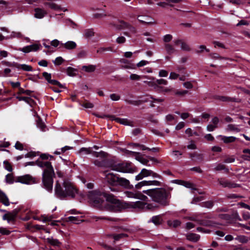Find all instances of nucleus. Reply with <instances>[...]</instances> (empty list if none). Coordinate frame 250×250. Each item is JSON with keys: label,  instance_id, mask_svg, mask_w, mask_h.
Returning <instances> with one entry per match:
<instances>
[{"label": "nucleus", "instance_id": "nucleus-45", "mask_svg": "<svg viewBox=\"0 0 250 250\" xmlns=\"http://www.w3.org/2000/svg\"><path fill=\"white\" fill-rule=\"evenodd\" d=\"M76 70L75 69L71 67H68L67 69V74L70 76H75L76 74Z\"/></svg>", "mask_w": 250, "mask_h": 250}, {"label": "nucleus", "instance_id": "nucleus-15", "mask_svg": "<svg viewBox=\"0 0 250 250\" xmlns=\"http://www.w3.org/2000/svg\"><path fill=\"white\" fill-rule=\"evenodd\" d=\"M114 120L117 123H119L124 125H129L131 126H134L133 122L130 120H128L127 119L115 118Z\"/></svg>", "mask_w": 250, "mask_h": 250}, {"label": "nucleus", "instance_id": "nucleus-59", "mask_svg": "<svg viewBox=\"0 0 250 250\" xmlns=\"http://www.w3.org/2000/svg\"><path fill=\"white\" fill-rule=\"evenodd\" d=\"M176 114H178V115H180V117L182 119H186L188 118L190 116V114L188 113H180L179 112H175Z\"/></svg>", "mask_w": 250, "mask_h": 250}, {"label": "nucleus", "instance_id": "nucleus-60", "mask_svg": "<svg viewBox=\"0 0 250 250\" xmlns=\"http://www.w3.org/2000/svg\"><path fill=\"white\" fill-rule=\"evenodd\" d=\"M18 50L20 51H22L24 53H27L31 52V50H30L29 47L28 45L25 46L23 48H20L18 49Z\"/></svg>", "mask_w": 250, "mask_h": 250}, {"label": "nucleus", "instance_id": "nucleus-30", "mask_svg": "<svg viewBox=\"0 0 250 250\" xmlns=\"http://www.w3.org/2000/svg\"><path fill=\"white\" fill-rule=\"evenodd\" d=\"M165 48L168 54L171 55L174 53L175 51V49L171 44L169 43H166L165 45Z\"/></svg>", "mask_w": 250, "mask_h": 250}, {"label": "nucleus", "instance_id": "nucleus-26", "mask_svg": "<svg viewBox=\"0 0 250 250\" xmlns=\"http://www.w3.org/2000/svg\"><path fill=\"white\" fill-rule=\"evenodd\" d=\"M106 16V12L104 10L100 9H99L96 11L93 15L94 17L97 19H101L105 17Z\"/></svg>", "mask_w": 250, "mask_h": 250}, {"label": "nucleus", "instance_id": "nucleus-53", "mask_svg": "<svg viewBox=\"0 0 250 250\" xmlns=\"http://www.w3.org/2000/svg\"><path fill=\"white\" fill-rule=\"evenodd\" d=\"M63 61V60L61 57H58L53 62L55 65H59L62 64Z\"/></svg>", "mask_w": 250, "mask_h": 250}, {"label": "nucleus", "instance_id": "nucleus-24", "mask_svg": "<svg viewBox=\"0 0 250 250\" xmlns=\"http://www.w3.org/2000/svg\"><path fill=\"white\" fill-rule=\"evenodd\" d=\"M167 224L169 227L175 228L181 225V222L179 220H168Z\"/></svg>", "mask_w": 250, "mask_h": 250}, {"label": "nucleus", "instance_id": "nucleus-18", "mask_svg": "<svg viewBox=\"0 0 250 250\" xmlns=\"http://www.w3.org/2000/svg\"><path fill=\"white\" fill-rule=\"evenodd\" d=\"M0 202L6 206L10 205L9 199L6 194L0 189Z\"/></svg>", "mask_w": 250, "mask_h": 250}, {"label": "nucleus", "instance_id": "nucleus-31", "mask_svg": "<svg viewBox=\"0 0 250 250\" xmlns=\"http://www.w3.org/2000/svg\"><path fill=\"white\" fill-rule=\"evenodd\" d=\"M93 152L92 151L90 147H82L79 150V153L81 155H87L91 153L93 154Z\"/></svg>", "mask_w": 250, "mask_h": 250}, {"label": "nucleus", "instance_id": "nucleus-2", "mask_svg": "<svg viewBox=\"0 0 250 250\" xmlns=\"http://www.w3.org/2000/svg\"><path fill=\"white\" fill-rule=\"evenodd\" d=\"M35 164L43 169L42 183L44 187L47 191H51L53 188V176L54 175V171L51 163L39 159L36 162L26 163L24 164V166H33Z\"/></svg>", "mask_w": 250, "mask_h": 250}, {"label": "nucleus", "instance_id": "nucleus-40", "mask_svg": "<svg viewBox=\"0 0 250 250\" xmlns=\"http://www.w3.org/2000/svg\"><path fill=\"white\" fill-rule=\"evenodd\" d=\"M16 98L19 101H24L25 102L30 104H31L33 102V101L30 98L28 97L17 96Z\"/></svg>", "mask_w": 250, "mask_h": 250}, {"label": "nucleus", "instance_id": "nucleus-8", "mask_svg": "<svg viewBox=\"0 0 250 250\" xmlns=\"http://www.w3.org/2000/svg\"><path fill=\"white\" fill-rule=\"evenodd\" d=\"M111 169L120 172L133 173L134 171V168L129 163H118L112 165Z\"/></svg>", "mask_w": 250, "mask_h": 250}, {"label": "nucleus", "instance_id": "nucleus-16", "mask_svg": "<svg viewBox=\"0 0 250 250\" xmlns=\"http://www.w3.org/2000/svg\"><path fill=\"white\" fill-rule=\"evenodd\" d=\"M34 11V16L37 19H42L47 14L46 11L41 8H35Z\"/></svg>", "mask_w": 250, "mask_h": 250}, {"label": "nucleus", "instance_id": "nucleus-27", "mask_svg": "<svg viewBox=\"0 0 250 250\" xmlns=\"http://www.w3.org/2000/svg\"><path fill=\"white\" fill-rule=\"evenodd\" d=\"M16 67L19 69H21L26 71H32V67L29 65H27L25 64H18L16 65Z\"/></svg>", "mask_w": 250, "mask_h": 250}, {"label": "nucleus", "instance_id": "nucleus-32", "mask_svg": "<svg viewBox=\"0 0 250 250\" xmlns=\"http://www.w3.org/2000/svg\"><path fill=\"white\" fill-rule=\"evenodd\" d=\"M133 153L136 154V156H135L136 159L139 161L140 163L144 165H146L147 162H148L147 160L144 158L143 157H142L139 153L134 152H133Z\"/></svg>", "mask_w": 250, "mask_h": 250}, {"label": "nucleus", "instance_id": "nucleus-29", "mask_svg": "<svg viewBox=\"0 0 250 250\" xmlns=\"http://www.w3.org/2000/svg\"><path fill=\"white\" fill-rule=\"evenodd\" d=\"M23 37V35L20 32H12L11 35L9 36H7L5 39H10L13 38H21Z\"/></svg>", "mask_w": 250, "mask_h": 250}, {"label": "nucleus", "instance_id": "nucleus-39", "mask_svg": "<svg viewBox=\"0 0 250 250\" xmlns=\"http://www.w3.org/2000/svg\"><path fill=\"white\" fill-rule=\"evenodd\" d=\"M145 186H148V181L146 180L142 181L135 185V188L136 189H141L142 187Z\"/></svg>", "mask_w": 250, "mask_h": 250}, {"label": "nucleus", "instance_id": "nucleus-48", "mask_svg": "<svg viewBox=\"0 0 250 250\" xmlns=\"http://www.w3.org/2000/svg\"><path fill=\"white\" fill-rule=\"evenodd\" d=\"M155 83L156 84H163V85H167L168 83V82L167 80L161 79H157L156 80Z\"/></svg>", "mask_w": 250, "mask_h": 250}, {"label": "nucleus", "instance_id": "nucleus-61", "mask_svg": "<svg viewBox=\"0 0 250 250\" xmlns=\"http://www.w3.org/2000/svg\"><path fill=\"white\" fill-rule=\"evenodd\" d=\"M37 126L41 128L42 131L45 130L44 128L45 127V125L42 121L40 120H39L37 122Z\"/></svg>", "mask_w": 250, "mask_h": 250}, {"label": "nucleus", "instance_id": "nucleus-7", "mask_svg": "<svg viewBox=\"0 0 250 250\" xmlns=\"http://www.w3.org/2000/svg\"><path fill=\"white\" fill-rule=\"evenodd\" d=\"M151 177L154 179L162 180V177L160 174L155 172L154 171L146 168H143L141 172L135 176V180L139 181L144 178L147 177Z\"/></svg>", "mask_w": 250, "mask_h": 250}, {"label": "nucleus", "instance_id": "nucleus-35", "mask_svg": "<svg viewBox=\"0 0 250 250\" xmlns=\"http://www.w3.org/2000/svg\"><path fill=\"white\" fill-rule=\"evenodd\" d=\"M93 155L94 157H97V158H100L101 159V161H104V158L106 157V153L104 152V151H100V152H96L94 151L93 152Z\"/></svg>", "mask_w": 250, "mask_h": 250}, {"label": "nucleus", "instance_id": "nucleus-43", "mask_svg": "<svg viewBox=\"0 0 250 250\" xmlns=\"http://www.w3.org/2000/svg\"><path fill=\"white\" fill-rule=\"evenodd\" d=\"M68 221L71 222L75 224H79L81 220H79L78 217L69 216L67 218Z\"/></svg>", "mask_w": 250, "mask_h": 250}, {"label": "nucleus", "instance_id": "nucleus-55", "mask_svg": "<svg viewBox=\"0 0 250 250\" xmlns=\"http://www.w3.org/2000/svg\"><path fill=\"white\" fill-rule=\"evenodd\" d=\"M172 39V35L170 34H167L163 37V41L165 42H169Z\"/></svg>", "mask_w": 250, "mask_h": 250}, {"label": "nucleus", "instance_id": "nucleus-34", "mask_svg": "<svg viewBox=\"0 0 250 250\" xmlns=\"http://www.w3.org/2000/svg\"><path fill=\"white\" fill-rule=\"evenodd\" d=\"M238 242L241 243H246L248 242V238L245 235H238L234 238Z\"/></svg>", "mask_w": 250, "mask_h": 250}, {"label": "nucleus", "instance_id": "nucleus-64", "mask_svg": "<svg viewBox=\"0 0 250 250\" xmlns=\"http://www.w3.org/2000/svg\"><path fill=\"white\" fill-rule=\"evenodd\" d=\"M219 120L218 117H213L211 121V124L215 125L217 127H218V124L219 123Z\"/></svg>", "mask_w": 250, "mask_h": 250}, {"label": "nucleus", "instance_id": "nucleus-9", "mask_svg": "<svg viewBox=\"0 0 250 250\" xmlns=\"http://www.w3.org/2000/svg\"><path fill=\"white\" fill-rule=\"evenodd\" d=\"M104 180L108 184L112 186H117L118 183V177L114 174L113 173L108 171L104 172Z\"/></svg>", "mask_w": 250, "mask_h": 250}, {"label": "nucleus", "instance_id": "nucleus-38", "mask_svg": "<svg viewBox=\"0 0 250 250\" xmlns=\"http://www.w3.org/2000/svg\"><path fill=\"white\" fill-rule=\"evenodd\" d=\"M150 18L148 17L139 16L138 17V20L139 21L142 23H151V21H149Z\"/></svg>", "mask_w": 250, "mask_h": 250}, {"label": "nucleus", "instance_id": "nucleus-42", "mask_svg": "<svg viewBox=\"0 0 250 250\" xmlns=\"http://www.w3.org/2000/svg\"><path fill=\"white\" fill-rule=\"evenodd\" d=\"M161 180L158 179L157 180H149L148 181V186H161L162 182Z\"/></svg>", "mask_w": 250, "mask_h": 250}, {"label": "nucleus", "instance_id": "nucleus-13", "mask_svg": "<svg viewBox=\"0 0 250 250\" xmlns=\"http://www.w3.org/2000/svg\"><path fill=\"white\" fill-rule=\"evenodd\" d=\"M219 184L223 187L228 188H235L238 187V185L235 183H231L228 180L221 179L219 180Z\"/></svg>", "mask_w": 250, "mask_h": 250}, {"label": "nucleus", "instance_id": "nucleus-58", "mask_svg": "<svg viewBox=\"0 0 250 250\" xmlns=\"http://www.w3.org/2000/svg\"><path fill=\"white\" fill-rule=\"evenodd\" d=\"M110 98L112 101H117L120 100V96L118 94L113 93L110 94Z\"/></svg>", "mask_w": 250, "mask_h": 250}, {"label": "nucleus", "instance_id": "nucleus-56", "mask_svg": "<svg viewBox=\"0 0 250 250\" xmlns=\"http://www.w3.org/2000/svg\"><path fill=\"white\" fill-rule=\"evenodd\" d=\"M213 205V202L211 201H208L206 202L203 203V206L208 208H210L212 207Z\"/></svg>", "mask_w": 250, "mask_h": 250}, {"label": "nucleus", "instance_id": "nucleus-62", "mask_svg": "<svg viewBox=\"0 0 250 250\" xmlns=\"http://www.w3.org/2000/svg\"><path fill=\"white\" fill-rule=\"evenodd\" d=\"M125 41H126V39H125V37H124L123 36H120L117 38L116 41L117 43L120 44V43H125Z\"/></svg>", "mask_w": 250, "mask_h": 250}, {"label": "nucleus", "instance_id": "nucleus-46", "mask_svg": "<svg viewBox=\"0 0 250 250\" xmlns=\"http://www.w3.org/2000/svg\"><path fill=\"white\" fill-rule=\"evenodd\" d=\"M6 183L8 184H13L14 183L13 177L11 174H8L5 177Z\"/></svg>", "mask_w": 250, "mask_h": 250}, {"label": "nucleus", "instance_id": "nucleus-25", "mask_svg": "<svg viewBox=\"0 0 250 250\" xmlns=\"http://www.w3.org/2000/svg\"><path fill=\"white\" fill-rule=\"evenodd\" d=\"M46 240L48 243L53 246L59 247L61 245V243L58 240L54 239L52 237L48 238Z\"/></svg>", "mask_w": 250, "mask_h": 250}, {"label": "nucleus", "instance_id": "nucleus-5", "mask_svg": "<svg viewBox=\"0 0 250 250\" xmlns=\"http://www.w3.org/2000/svg\"><path fill=\"white\" fill-rule=\"evenodd\" d=\"M55 191L56 195L61 199L74 198L78 192L74 186L68 180H64L62 185L57 181Z\"/></svg>", "mask_w": 250, "mask_h": 250}, {"label": "nucleus", "instance_id": "nucleus-50", "mask_svg": "<svg viewBox=\"0 0 250 250\" xmlns=\"http://www.w3.org/2000/svg\"><path fill=\"white\" fill-rule=\"evenodd\" d=\"M213 43L215 47H220L222 48H226L225 45L222 42H217V41H214L213 42Z\"/></svg>", "mask_w": 250, "mask_h": 250}, {"label": "nucleus", "instance_id": "nucleus-52", "mask_svg": "<svg viewBox=\"0 0 250 250\" xmlns=\"http://www.w3.org/2000/svg\"><path fill=\"white\" fill-rule=\"evenodd\" d=\"M142 76L136 74H132L130 75L129 78L131 80L139 81L141 79Z\"/></svg>", "mask_w": 250, "mask_h": 250}, {"label": "nucleus", "instance_id": "nucleus-10", "mask_svg": "<svg viewBox=\"0 0 250 250\" xmlns=\"http://www.w3.org/2000/svg\"><path fill=\"white\" fill-rule=\"evenodd\" d=\"M16 182L26 185H30L35 183V179L29 174L17 177Z\"/></svg>", "mask_w": 250, "mask_h": 250}, {"label": "nucleus", "instance_id": "nucleus-51", "mask_svg": "<svg viewBox=\"0 0 250 250\" xmlns=\"http://www.w3.org/2000/svg\"><path fill=\"white\" fill-rule=\"evenodd\" d=\"M179 77V75L175 72H170L169 76V79L176 80Z\"/></svg>", "mask_w": 250, "mask_h": 250}, {"label": "nucleus", "instance_id": "nucleus-49", "mask_svg": "<svg viewBox=\"0 0 250 250\" xmlns=\"http://www.w3.org/2000/svg\"><path fill=\"white\" fill-rule=\"evenodd\" d=\"M43 77L45 78V79L50 83V82L51 80V74L50 73H48L47 72H44L42 73Z\"/></svg>", "mask_w": 250, "mask_h": 250}, {"label": "nucleus", "instance_id": "nucleus-11", "mask_svg": "<svg viewBox=\"0 0 250 250\" xmlns=\"http://www.w3.org/2000/svg\"><path fill=\"white\" fill-rule=\"evenodd\" d=\"M173 183L178 185L183 186L185 187L188 188H190L192 190H197L195 187V185H194L193 183L188 181H185L181 180H175L173 181Z\"/></svg>", "mask_w": 250, "mask_h": 250}, {"label": "nucleus", "instance_id": "nucleus-6", "mask_svg": "<svg viewBox=\"0 0 250 250\" xmlns=\"http://www.w3.org/2000/svg\"><path fill=\"white\" fill-rule=\"evenodd\" d=\"M227 216L226 214H219L218 215H209L204 220L200 221L199 224L208 227H216L221 224L218 220L219 219H225Z\"/></svg>", "mask_w": 250, "mask_h": 250}, {"label": "nucleus", "instance_id": "nucleus-20", "mask_svg": "<svg viewBox=\"0 0 250 250\" xmlns=\"http://www.w3.org/2000/svg\"><path fill=\"white\" fill-rule=\"evenodd\" d=\"M130 182L129 180L122 177H119L118 179V183L117 186L119 185L121 186L124 187L125 188H128L129 186Z\"/></svg>", "mask_w": 250, "mask_h": 250}, {"label": "nucleus", "instance_id": "nucleus-37", "mask_svg": "<svg viewBox=\"0 0 250 250\" xmlns=\"http://www.w3.org/2000/svg\"><path fill=\"white\" fill-rule=\"evenodd\" d=\"M88 51L85 50H80L77 55V57L78 59L85 58L87 56Z\"/></svg>", "mask_w": 250, "mask_h": 250}, {"label": "nucleus", "instance_id": "nucleus-4", "mask_svg": "<svg viewBox=\"0 0 250 250\" xmlns=\"http://www.w3.org/2000/svg\"><path fill=\"white\" fill-rule=\"evenodd\" d=\"M143 192L149 196L152 201L162 206L169 205V199L171 197L170 192L164 188H154L143 190Z\"/></svg>", "mask_w": 250, "mask_h": 250}, {"label": "nucleus", "instance_id": "nucleus-21", "mask_svg": "<svg viewBox=\"0 0 250 250\" xmlns=\"http://www.w3.org/2000/svg\"><path fill=\"white\" fill-rule=\"evenodd\" d=\"M227 131H234L239 132L240 131V129L239 128V125L234 124H229L225 128Z\"/></svg>", "mask_w": 250, "mask_h": 250}, {"label": "nucleus", "instance_id": "nucleus-47", "mask_svg": "<svg viewBox=\"0 0 250 250\" xmlns=\"http://www.w3.org/2000/svg\"><path fill=\"white\" fill-rule=\"evenodd\" d=\"M199 50H197L196 52L197 53H200L203 52L204 50H205L207 52H209V50L206 48V46L204 45H201L199 46Z\"/></svg>", "mask_w": 250, "mask_h": 250}, {"label": "nucleus", "instance_id": "nucleus-28", "mask_svg": "<svg viewBox=\"0 0 250 250\" xmlns=\"http://www.w3.org/2000/svg\"><path fill=\"white\" fill-rule=\"evenodd\" d=\"M16 213L12 212V213H8L4 214L2 218L3 220H7L8 222H10L11 221H12L14 219L16 216Z\"/></svg>", "mask_w": 250, "mask_h": 250}, {"label": "nucleus", "instance_id": "nucleus-3", "mask_svg": "<svg viewBox=\"0 0 250 250\" xmlns=\"http://www.w3.org/2000/svg\"><path fill=\"white\" fill-rule=\"evenodd\" d=\"M124 193L125 195L128 198L140 200L130 203V206L133 208L140 209L146 208L149 209H153L157 207L156 205H154L153 204L145 203L143 202L148 201V198L144 194L145 193H144L143 191L141 192L137 190L125 191Z\"/></svg>", "mask_w": 250, "mask_h": 250}, {"label": "nucleus", "instance_id": "nucleus-54", "mask_svg": "<svg viewBox=\"0 0 250 250\" xmlns=\"http://www.w3.org/2000/svg\"><path fill=\"white\" fill-rule=\"evenodd\" d=\"M94 35V32L91 29L86 30L84 32V36L87 38L92 37Z\"/></svg>", "mask_w": 250, "mask_h": 250}, {"label": "nucleus", "instance_id": "nucleus-1", "mask_svg": "<svg viewBox=\"0 0 250 250\" xmlns=\"http://www.w3.org/2000/svg\"><path fill=\"white\" fill-rule=\"evenodd\" d=\"M88 196L94 205L98 207L104 206L107 210L114 212L123 208L121 202L111 194L93 190L89 192Z\"/></svg>", "mask_w": 250, "mask_h": 250}, {"label": "nucleus", "instance_id": "nucleus-33", "mask_svg": "<svg viewBox=\"0 0 250 250\" xmlns=\"http://www.w3.org/2000/svg\"><path fill=\"white\" fill-rule=\"evenodd\" d=\"M95 69L96 66L92 64L82 66V70L87 72H92L95 71Z\"/></svg>", "mask_w": 250, "mask_h": 250}, {"label": "nucleus", "instance_id": "nucleus-41", "mask_svg": "<svg viewBox=\"0 0 250 250\" xmlns=\"http://www.w3.org/2000/svg\"><path fill=\"white\" fill-rule=\"evenodd\" d=\"M108 236L113 238L114 240V242H115L116 241H118L121 238L126 236V235L124 233H120L116 235L111 234L108 235Z\"/></svg>", "mask_w": 250, "mask_h": 250}, {"label": "nucleus", "instance_id": "nucleus-14", "mask_svg": "<svg viewBox=\"0 0 250 250\" xmlns=\"http://www.w3.org/2000/svg\"><path fill=\"white\" fill-rule=\"evenodd\" d=\"M218 137H219L220 140L225 144L233 143L238 139L236 137L234 136L219 135Z\"/></svg>", "mask_w": 250, "mask_h": 250}, {"label": "nucleus", "instance_id": "nucleus-57", "mask_svg": "<svg viewBox=\"0 0 250 250\" xmlns=\"http://www.w3.org/2000/svg\"><path fill=\"white\" fill-rule=\"evenodd\" d=\"M210 57L213 59H225L227 60V58L222 57L217 53H213L210 55Z\"/></svg>", "mask_w": 250, "mask_h": 250}, {"label": "nucleus", "instance_id": "nucleus-22", "mask_svg": "<svg viewBox=\"0 0 250 250\" xmlns=\"http://www.w3.org/2000/svg\"><path fill=\"white\" fill-rule=\"evenodd\" d=\"M188 240L194 242H197L200 239V236L195 233H189L186 235Z\"/></svg>", "mask_w": 250, "mask_h": 250}, {"label": "nucleus", "instance_id": "nucleus-44", "mask_svg": "<svg viewBox=\"0 0 250 250\" xmlns=\"http://www.w3.org/2000/svg\"><path fill=\"white\" fill-rule=\"evenodd\" d=\"M31 51H36L39 50L41 46L40 44L35 43L30 45H28Z\"/></svg>", "mask_w": 250, "mask_h": 250}, {"label": "nucleus", "instance_id": "nucleus-17", "mask_svg": "<svg viewBox=\"0 0 250 250\" xmlns=\"http://www.w3.org/2000/svg\"><path fill=\"white\" fill-rule=\"evenodd\" d=\"M175 45H180L181 48L184 51H189L190 48L188 44L181 40H177L174 41Z\"/></svg>", "mask_w": 250, "mask_h": 250}, {"label": "nucleus", "instance_id": "nucleus-36", "mask_svg": "<svg viewBox=\"0 0 250 250\" xmlns=\"http://www.w3.org/2000/svg\"><path fill=\"white\" fill-rule=\"evenodd\" d=\"M44 4L45 5H48L51 9L54 10H59L62 9L60 6L54 2H46Z\"/></svg>", "mask_w": 250, "mask_h": 250}, {"label": "nucleus", "instance_id": "nucleus-12", "mask_svg": "<svg viewBox=\"0 0 250 250\" xmlns=\"http://www.w3.org/2000/svg\"><path fill=\"white\" fill-rule=\"evenodd\" d=\"M114 26H115L117 29L120 30L127 28L132 32H135V31L134 27L131 26L128 23L121 21H118V23L117 25H114Z\"/></svg>", "mask_w": 250, "mask_h": 250}, {"label": "nucleus", "instance_id": "nucleus-23", "mask_svg": "<svg viewBox=\"0 0 250 250\" xmlns=\"http://www.w3.org/2000/svg\"><path fill=\"white\" fill-rule=\"evenodd\" d=\"M150 221L154 223L155 225H159L162 223L163 219L161 215H156L153 216L149 222Z\"/></svg>", "mask_w": 250, "mask_h": 250}, {"label": "nucleus", "instance_id": "nucleus-63", "mask_svg": "<svg viewBox=\"0 0 250 250\" xmlns=\"http://www.w3.org/2000/svg\"><path fill=\"white\" fill-rule=\"evenodd\" d=\"M168 75V72L165 70L162 69L159 72V76L161 77H166Z\"/></svg>", "mask_w": 250, "mask_h": 250}, {"label": "nucleus", "instance_id": "nucleus-19", "mask_svg": "<svg viewBox=\"0 0 250 250\" xmlns=\"http://www.w3.org/2000/svg\"><path fill=\"white\" fill-rule=\"evenodd\" d=\"M61 44L66 49L71 50L76 48L77 44L73 41H68L64 43H62Z\"/></svg>", "mask_w": 250, "mask_h": 250}]
</instances>
